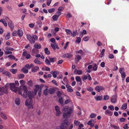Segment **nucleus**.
I'll list each match as a JSON object with an SVG mask.
<instances>
[{
  "mask_svg": "<svg viewBox=\"0 0 129 129\" xmlns=\"http://www.w3.org/2000/svg\"><path fill=\"white\" fill-rule=\"evenodd\" d=\"M64 110L63 116L64 118H66V119L63 120V122L61 124L60 126V129H68L69 123L67 118L70 116L71 113L73 112L72 109L71 107L67 108Z\"/></svg>",
  "mask_w": 129,
  "mask_h": 129,
  "instance_id": "obj_1",
  "label": "nucleus"
},
{
  "mask_svg": "<svg viewBox=\"0 0 129 129\" xmlns=\"http://www.w3.org/2000/svg\"><path fill=\"white\" fill-rule=\"evenodd\" d=\"M28 96L29 98L30 99V100L29 99H27L26 100L25 104L26 106H28V108H31L32 109L33 108L32 106L33 101L32 100V99L33 97V94L31 91H29L28 92Z\"/></svg>",
  "mask_w": 129,
  "mask_h": 129,
  "instance_id": "obj_2",
  "label": "nucleus"
},
{
  "mask_svg": "<svg viewBox=\"0 0 129 129\" xmlns=\"http://www.w3.org/2000/svg\"><path fill=\"white\" fill-rule=\"evenodd\" d=\"M10 83H7L5 86V88L2 87L0 88V95H3L4 93L7 94L8 92V87H10Z\"/></svg>",
  "mask_w": 129,
  "mask_h": 129,
  "instance_id": "obj_3",
  "label": "nucleus"
},
{
  "mask_svg": "<svg viewBox=\"0 0 129 129\" xmlns=\"http://www.w3.org/2000/svg\"><path fill=\"white\" fill-rule=\"evenodd\" d=\"M10 88L11 90L12 91H14L15 92H17L19 89V87H16L14 83H10Z\"/></svg>",
  "mask_w": 129,
  "mask_h": 129,
  "instance_id": "obj_4",
  "label": "nucleus"
},
{
  "mask_svg": "<svg viewBox=\"0 0 129 129\" xmlns=\"http://www.w3.org/2000/svg\"><path fill=\"white\" fill-rule=\"evenodd\" d=\"M22 87L23 89V90L24 91H27V87L26 86L24 85L23 84L19 88L18 90V93L19 94L22 95V89L21 87Z\"/></svg>",
  "mask_w": 129,
  "mask_h": 129,
  "instance_id": "obj_5",
  "label": "nucleus"
},
{
  "mask_svg": "<svg viewBox=\"0 0 129 129\" xmlns=\"http://www.w3.org/2000/svg\"><path fill=\"white\" fill-rule=\"evenodd\" d=\"M27 39L31 43H35V40L34 38L33 37H31L29 35H27Z\"/></svg>",
  "mask_w": 129,
  "mask_h": 129,
  "instance_id": "obj_6",
  "label": "nucleus"
},
{
  "mask_svg": "<svg viewBox=\"0 0 129 129\" xmlns=\"http://www.w3.org/2000/svg\"><path fill=\"white\" fill-rule=\"evenodd\" d=\"M55 108L56 111V115L57 116H59L60 113V108L58 106H55Z\"/></svg>",
  "mask_w": 129,
  "mask_h": 129,
  "instance_id": "obj_7",
  "label": "nucleus"
},
{
  "mask_svg": "<svg viewBox=\"0 0 129 129\" xmlns=\"http://www.w3.org/2000/svg\"><path fill=\"white\" fill-rule=\"evenodd\" d=\"M105 114L106 115L112 116L113 115V112L108 109H107L105 111Z\"/></svg>",
  "mask_w": 129,
  "mask_h": 129,
  "instance_id": "obj_8",
  "label": "nucleus"
},
{
  "mask_svg": "<svg viewBox=\"0 0 129 129\" xmlns=\"http://www.w3.org/2000/svg\"><path fill=\"white\" fill-rule=\"evenodd\" d=\"M95 90L99 92H100L102 90L104 89V88L102 86H97L95 88Z\"/></svg>",
  "mask_w": 129,
  "mask_h": 129,
  "instance_id": "obj_9",
  "label": "nucleus"
},
{
  "mask_svg": "<svg viewBox=\"0 0 129 129\" xmlns=\"http://www.w3.org/2000/svg\"><path fill=\"white\" fill-rule=\"evenodd\" d=\"M73 56L70 53H65L63 55L62 57L63 58H70Z\"/></svg>",
  "mask_w": 129,
  "mask_h": 129,
  "instance_id": "obj_10",
  "label": "nucleus"
},
{
  "mask_svg": "<svg viewBox=\"0 0 129 129\" xmlns=\"http://www.w3.org/2000/svg\"><path fill=\"white\" fill-rule=\"evenodd\" d=\"M50 73L52 75L54 78H55L57 77V75L59 74V72L58 71H51Z\"/></svg>",
  "mask_w": 129,
  "mask_h": 129,
  "instance_id": "obj_11",
  "label": "nucleus"
},
{
  "mask_svg": "<svg viewBox=\"0 0 129 129\" xmlns=\"http://www.w3.org/2000/svg\"><path fill=\"white\" fill-rule=\"evenodd\" d=\"M8 25L10 27L11 30L12 31L13 30L14 25L12 23V21H10L8 23Z\"/></svg>",
  "mask_w": 129,
  "mask_h": 129,
  "instance_id": "obj_12",
  "label": "nucleus"
},
{
  "mask_svg": "<svg viewBox=\"0 0 129 129\" xmlns=\"http://www.w3.org/2000/svg\"><path fill=\"white\" fill-rule=\"evenodd\" d=\"M117 96L115 95H113L111 100V102L113 103H115L117 101Z\"/></svg>",
  "mask_w": 129,
  "mask_h": 129,
  "instance_id": "obj_13",
  "label": "nucleus"
},
{
  "mask_svg": "<svg viewBox=\"0 0 129 129\" xmlns=\"http://www.w3.org/2000/svg\"><path fill=\"white\" fill-rule=\"evenodd\" d=\"M82 73V71L80 70H78L76 69H75L74 71V74H78L79 75H80Z\"/></svg>",
  "mask_w": 129,
  "mask_h": 129,
  "instance_id": "obj_14",
  "label": "nucleus"
},
{
  "mask_svg": "<svg viewBox=\"0 0 129 129\" xmlns=\"http://www.w3.org/2000/svg\"><path fill=\"white\" fill-rule=\"evenodd\" d=\"M66 86L67 88L68 89L67 91L68 92H72L73 91V89H71L72 87L69 85H66Z\"/></svg>",
  "mask_w": 129,
  "mask_h": 129,
  "instance_id": "obj_15",
  "label": "nucleus"
},
{
  "mask_svg": "<svg viewBox=\"0 0 129 129\" xmlns=\"http://www.w3.org/2000/svg\"><path fill=\"white\" fill-rule=\"evenodd\" d=\"M17 33L18 36L20 37L22 36L23 34V31L21 30L20 29H18V30Z\"/></svg>",
  "mask_w": 129,
  "mask_h": 129,
  "instance_id": "obj_16",
  "label": "nucleus"
},
{
  "mask_svg": "<svg viewBox=\"0 0 129 129\" xmlns=\"http://www.w3.org/2000/svg\"><path fill=\"white\" fill-rule=\"evenodd\" d=\"M94 99L96 101L101 100L102 99V95H98L94 97Z\"/></svg>",
  "mask_w": 129,
  "mask_h": 129,
  "instance_id": "obj_17",
  "label": "nucleus"
},
{
  "mask_svg": "<svg viewBox=\"0 0 129 129\" xmlns=\"http://www.w3.org/2000/svg\"><path fill=\"white\" fill-rule=\"evenodd\" d=\"M2 74H3L5 75L6 76H10L11 75V74L9 72L6 71H3L2 72Z\"/></svg>",
  "mask_w": 129,
  "mask_h": 129,
  "instance_id": "obj_18",
  "label": "nucleus"
},
{
  "mask_svg": "<svg viewBox=\"0 0 129 129\" xmlns=\"http://www.w3.org/2000/svg\"><path fill=\"white\" fill-rule=\"evenodd\" d=\"M54 90L52 88H50L48 89V93L51 94H52L54 93Z\"/></svg>",
  "mask_w": 129,
  "mask_h": 129,
  "instance_id": "obj_19",
  "label": "nucleus"
},
{
  "mask_svg": "<svg viewBox=\"0 0 129 129\" xmlns=\"http://www.w3.org/2000/svg\"><path fill=\"white\" fill-rule=\"evenodd\" d=\"M28 92L27 91H24L23 93V96L24 98H26L28 96Z\"/></svg>",
  "mask_w": 129,
  "mask_h": 129,
  "instance_id": "obj_20",
  "label": "nucleus"
},
{
  "mask_svg": "<svg viewBox=\"0 0 129 129\" xmlns=\"http://www.w3.org/2000/svg\"><path fill=\"white\" fill-rule=\"evenodd\" d=\"M50 62H54L55 61H56L57 60V58L56 57L50 58L48 57Z\"/></svg>",
  "mask_w": 129,
  "mask_h": 129,
  "instance_id": "obj_21",
  "label": "nucleus"
},
{
  "mask_svg": "<svg viewBox=\"0 0 129 129\" xmlns=\"http://www.w3.org/2000/svg\"><path fill=\"white\" fill-rule=\"evenodd\" d=\"M0 115L1 117L3 119H7V117L5 114H4L2 112H1L0 114Z\"/></svg>",
  "mask_w": 129,
  "mask_h": 129,
  "instance_id": "obj_22",
  "label": "nucleus"
},
{
  "mask_svg": "<svg viewBox=\"0 0 129 129\" xmlns=\"http://www.w3.org/2000/svg\"><path fill=\"white\" fill-rule=\"evenodd\" d=\"M21 71L22 72H23L25 74H26L28 72V71L27 69H25L24 67L22 68Z\"/></svg>",
  "mask_w": 129,
  "mask_h": 129,
  "instance_id": "obj_23",
  "label": "nucleus"
},
{
  "mask_svg": "<svg viewBox=\"0 0 129 129\" xmlns=\"http://www.w3.org/2000/svg\"><path fill=\"white\" fill-rule=\"evenodd\" d=\"M34 62L36 64H41L42 63V62L38 60V58H36L34 60Z\"/></svg>",
  "mask_w": 129,
  "mask_h": 129,
  "instance_id": "obj_24",
  "label": "nucleus"
},
{
  "mask_svg": "<svg viewBox=\"0 0 129 129\" xmlns=\"http://www.w3.org/2000/svg\"><path fill=\"white\" fill-rule=\"evenodd\" d=\"M15 102V104L17 105H19L20 103V99L18 98H16Z\"/></svg>",
  "mask_w": 129,
  "mask_h": 129,
  "instance_id": "obj_25",
  "label": "nucleus"
},
{
  "mask_svg": "<svg viewBox=\"0 0 129 129\" xmlns=\"http://www.w3.org/2000/svg\"><path fill=\"white\" fill-rule=\"evenodd\" d=\"M127 105L126 103L124 104L122 106L121 109L122 110H125L127 108Z\"/></svg>",
  "mask_w": 129,
  "mask_h": 129,
  "instance_id": "obj_26",
  "label": "nucleus"
},
{
  "mask_svg": "<svg viewBox=\"0 0 129 129\" xmlns=\"http://www.w3.org/2000/svg\"><path fill=\"white\" fill-rule=\"evenodd\" d=\"M0 22L2 23L5 26H7V23L5 20L1 19L0 20Z\"/></svg>",
  "mask_w": 129,
  "mask_h": 129,
  "instance_id": "obj_27",
  "label": "nucleus"
},
{
  "mask_svg": "<svg viewBox=\"0 0 129 129\" xmlns=\"http://www.w3.org/2000/svg\"><path fill=\"white\" fill-rule=\"evenodd\" d=\"M39 69L38 67H34L32 70V71L33 72H35L37 71V70Z\"/></svg>",
  "mask_w": 129,
  "mask_h": 129,
  "instance_id": "obj_28",
  "label": "nucleus"
},
{
  "mask_svg": "<svg viewBox=\"0 0 129 129\" xmlns=\"http://www.w3.org/2000/svg\"><path fill=\"white\" fill-rule=\"evenodd\" d=\"M10 71L12 72L14 74H15L17 71V70L16 69H10Z\"/></svg>",
  "mask_w": 129,
  "mask_h": 129,
  "instance_id": "obj_29",
  "label": "nucleus"
},
{
  "mask_svg": "<svg viewBox=\"0 0 129 129\" xmlns=\"http://www.w3.org/2000/svg\"><path fill=\"white\" fill-rule=\"evenodd\" d=\"M44 51L45 53L47 55H49L50 53V52L47 48H45L44 49Z\"/></svg>",
  "mask_w": 129,
  "mask_h": 129,
  "instance_id": "obj_30",
  "label": "nucleus"
},
{
  "mask_svg": "<svg viewBox=\"0 0 129 129\" xmlns=\"http://www.w3.org/2000/svg\"><path fill=\"white\" fill-rule=\"evenodd\" d=\"M5 49L7 51H12L14 50V49L13 48H11L10 47H7L5 48Z\"/></svg>",
  "mask_w": 129,
  "mask_h": 129,
  "instance_id": "obj_31",
  "label": "nucleus"
},
{
  "mask_svg": "<svg viewBox=\"0 0 129 129\" xmlns=\"http://www.w3.org/2000/svg\"><path fill=\"white\" fill-rule=\"evenodd\" d=\"M75 79L77 82L81 81V83H82V81L81 80V78L78 76H76L75 77Z\"/></svg>",
  "mask_w": 129,
  "mask_h": 129,
  "instance_id": "obj_32",
  "label": "nucleus"
},
{
  "mask_svg": "<svg viewBox=\"0 0 129 129\" xmlns=\"http://www.w3.org/2000/svg\"><path fill=\"white\" fill-rule=\"evenodd\" d=\"M50 61L48 59L47 57L46 58V59L45 60V62L46 63L47 65H50Z\"/></svg>",
  "mask_w": 129,
  "mask_h": 129,
  "instance_id": "obj_33",
  "label": "nucleus"
},
{
  "mask_svg": "<svg viewBox=\"0 0 129 129\" xmlns=\"http://www.w3.org/2000/svg\"><path fill=\"white\" fill-rule=\"evenodd\" d=\"M93 70L94 71H96L98 69V66L96 64L94 63V64L93 66L92 67Z\"/></svg>",
  "mask_w": 129,
  "mask_h": 129,
  "instance_id": "obj_34",
  "label": "nucleus"
},
{
  "mask_svg": "<svg viewBox=\"0 0 129 129\" xmlns=\"http://www.w3.org/2000/svg\"><path fill=\"white\" fill-rule=\"evenodd\" d=\"M48 89L46 88L43 91L44 94L45 95H47L48 94Z\"/></svg>",
  "mask_w": 129,
  "mask_h": 129,
  "instance_id": "obj_35",
  "label": "nucleus"
},
{
  "mask_svg": "<svg viewBox=\"0 0 129 129\" xmlns=\"http://www.w3.org/2000/svg\"><path fill=\"white\" fill-rule=\"evenodd\" d=\"M34 46L37 49H40L41 48V46L39 45H38L37 43H35Z\"/></svg>",
  "mask_w": 129,
  "mask_h": 129,
  "instance_id": "obj_36",
  "label": "nucleus"
},
{
  "mask_svg": "<svg viewBox=\"0 0 129 129\" xmlns=\"http://www.w3.org/2000/svg\"><path fill=\"white\" fill-rule=\"evenodd\" d=\"M58 17L57 15H55L53 16L52 18L54 20L56 21L57 20Z\"/></svg>",
  "mask_w": 129,
  "mask_h": 129,
  "instance_id": "obj_37",
  "label": "nucleus"
},
{
  "mask_svg": "<svg viewBox=\"0 0 129 129\" xmlns=\"http://www.w3.org/2000/svg\"><path fill=\"white\" fill-rule=\"evenodd\" d=\"M76 56L77 58V60L78 61H79L81 59V56L79 55H76Z\"/></svg>",
  "mask_w": 129,
  "mask_h": 129,
  "instance_id": "obj_38",
  "label": "nucleus"
},
{
  "mask_svg": "<svg viewBox=\"0 0 129 129\" xmlns=\"http://www.w3.org/2000/svg\"><path fill=\"white\" fill-rule=\"evenodd\" d=\"M77 32V30H76L75 31H73L72 33L71 34V36H73V37H74L76 35Z\"/></svg>",
  "mask_w": 129,
  "mask_h": 129,
  "instance_id": "obj_39",
  "label": "nucleus"
},
{
  "mask_svg": "<svg viewBox=\"0 0 129 129\" xmlns=\"http://www.w3.org/2000/svg\"><path fill=\"white\" fill-rule=\"evenodd\" d=\"M27 84L28 85L31 87H32L33 85V83L32 81L31 80H30L27 82Z\"/></svg>",
  "mask_w": 129,
  "mask_h": 129,
  "instance_id": "obj_40",
  "label": "nucleus"
},
{
  "mask_svg": "<svg viewBox=\"0 0 129 129\" xmlns=\"http://www.w3.org/2000/svg\"><path fill=\"white\" fill-rule=\"evenodd\" d=\"M10 33H8L6 35L5 37V39L6 40H8L10 38Z\"/></svg>",
  "mask_w": 129,
  "mask_h": 129,
  "instance_id": "obj_41",
  "label": "nucleus"
},
{
  "mask_svg": "<svg viewBox=\"0 0 129 129\" xmlns=\"http://www.w3.org/2000/svg\"><path fill=\"white\" fill-rule=\"evenodd\" d=\"M59 102L61 105L63 104V98L62 97L60 98Z\"/></svg>",
  "mask_w": 129,
  "mask_h": 129,
  "instance_id": "obj_42",
  "label": "nucleus"
},
{
  "mask_svg": "<svg viewBox=\"0 0 129 129\" xmlns=\"http://www.w3.org/2000/svg\"><path fill=\"white\" fill-rule=\"evenodd\" d=\"M8 57L11 58V59H15V56L12 55H10L8 56Z\"/></svg>",
  "mask_w": 129,
  "mask_h": 129,
  "instance_id": "obj_43",
  "label": "nucleus"
},
{
  "mask_svg": "<svg viewBox=\"0 0 129 129\" xmlns=\"http://www.w3.org/2000/svg\"><path fill=\"white\" fill-rule=\"evenodd\" d=\"M24 75L23 74H20L18 76V78L19 79H22L24 77Z\"/></svg>",
  "mask_w": 129,
  "mask_h": 129,
  "instance_id": "obj_44",
  "label": "nucleus"
},
{
  "mask_svg": "<svg viewBox=\"0 0 129 129\" xmlns=\"http://www.w3.org/2000/svg\"><path fill=\"white\" fill-rule=\"evenodd\" d=\"M81 41V39L80 37H78L77 38V40L76 41V43H79Z\"/></svg>",
  "mask_w": 129,
  "mask_h": 129,
  "instance_id": "obj_45",
  "label": "nucleus"
},
{
  "mask_svg": "<svg viewBox=\"0 0 129 129\" xmlns=\"http://www.w3.org/2000/svg\"><path fill=\"white\" fill-rule=\"evenodd\" d=\"M76 53L77 54H80L83 55V51L82 50H80L79 51H76Z\"/></svg>",
  "mask_w": 129,
  "mask_h": 129,
  "instance_id": "obj_46",
  "label": "nucleus"
},
{
  "mask_svg": "<svg viewBox=\"0 0 129 129\" xmlns=\"http://www.w3.org/2000/svg\"><path fill=\"white\" fill-rule=\"evenodd\" d=\"M108 108L109 109L113 111L114 109V107L113 105H111L108 107Z\"/></svg>",
  "mask_w": 129,
  "mask_h": 129,
  "instance_id": "obj_47",
  "label": "nucleus"
},
{
  "mask_svg": "<svg viewBox=\"0 0 129 129\" xmlns=\"http://www.w3.org/2000/svg\"><path fill=\"white\" fill-rule=\"evenodd\" d=\"M89 39V37L86 36L85 37H84L83 38V40L85 41H88Z\"/></svg>",
  "mask_w": 129,
  "mask_h": 129,
  "instance_id": "obj_48",
  "label": "nucleus"
},
{
  "mask_svg": "<svg viewBox=\"0 0 129 129\" xmlns=\"http://www.w3.org/2000/svg\"><path fill=\"white\" fill-rule=\"evenodd\" d=\"M86 31L84 29H83V30L81 32L80 34V36H81V35H85L86 34Z\"/></svg>",
  "mask_w": 129,
  "mask_h": 129,
  "instance_id": "obj_49",
  "label": "nucleus"
},
{
  "mask_svg": "<svg viewBox=\"0 0 129 129\" xmlns=\"http://www.w3.org/2000/svg\"><path fill=\"white\" fill-rule=\"evenodd\" d=\"M5 52L6 55H8L9 54H12V52L10 51H7L5 50L4 51Z\"/></svg>",
  "mask_w": 129,
  "mask_h": 129,
  "instance_id": "obj_50",
  "label": "nucleus"
},
{
  "mask_svg": "<svg viewBox=\"0 0 129 129\" xmlns=\"http://www.w3.org/2000/svg\"><path fill=\"white\" fill-rule=\"evenodd\" d=\"M94 121V120L92 119H91L90 120V121H89L87 123V124L88 125H89L90 124H92V122H93Z\"/></svg>",
  "mask_w": 129,
  "mask_h": 129,
  "instance_id": "obj_51",
  "label": "nucleus"
},
{
  "mask_svg": "<svg viewBox=\"0 0 129 129\" xmlns=\"http://www.w3.org/2000/svg\"><path fill=\"white\" fill-rule=\"evenodd\" d=\"M96 116V114L93 113L91 114L90 116L91 118H95Z\"/></svg>",
  "mask_w": 129,
  "mask_h": 129,
  "instance_id": "obj_52",
  "label": "nucleus"
},
{
  "mask_svg": "<svg viewBox=\"0 0 129 129\" xmlns=\"http://www.w3.org/2000/svg\"><path fill=\"white\" fill-rule=\"evenodd\" d=\"M55 11V9L54 8L49 9L48 10V12L50 13H51Z\"/></svg>",
  "mask_w": 129,
  "mask_h": 129,
  "instance_id": "obj_53",
  "label": "nucleus"
},
{
  "mask_svg": "<svg viewBox=\"0 0 129 129\" xmlns=\"http://www.w3.org/2000/svg\"><path fill=\"white\" fill-rule=\"evenodd\" d=\"M64 8L62 6H60L58 8V11L59 12H61L63 10Z\"/></svg>",
  "mask_w": 129,
  "mask_h": 129,
  "instance_id": "obj_54",
  "label": "nucleus"
},
{
  "mask_svg": "<svg viewBox=\"0 0 129 129\" xmlns=\"http://www.w3.org/2000/svg\"><path fill=\"white\" fill-rule=\"evenodd\" d=\"M66 33L68 35H70L72 33V32L69 29H66Z\"/></svg>",
  "mask_w": 129,
  "mask_h": 129,
  "instance_id": "obj_55",
  "label": "nucleus"
},
{
  "mask_svg": "<svg viewBox=\"0 0 129 129\" xmlns=\"http://www.w3.org/2000/svg\"><path fill=\"white\" fill-rule=\"evenodd\" d=\"M120 74H121V76L122 78H124L126 76V75L125 73L123 72Z\"/></svg>",
  "mask_w": 129,
  "mask_h": 129,
  "instance_id": "obj_56",
  "label": "nucleus"
},
{
  "mask_svg": "<svg viewBox=\"0 0 129 129\" xmlns=\"http://www.w3.org/2000/svg\"><path fill=\"white\" fill-rule=\"evenodd\" d=\"M17 34V33L16 30H14L13 33L12 35L14 36H16Z\"/></svg>",
  "mask_w": 129,
  "mask_h": 129,
  "instance_id": "obj_57",
  "label": "nucleus"
},
{
  "mask_svg": "<svg viewBox=\"0 0 129 129\" xmlns=\"http://www.w3.org/2000/svg\"><path fill=\"white\" fill-rule=\"evenodd\" d=\"M109 99V97L108 95H104V96L103 99L105 101Z\"/></svg>",
  "mask_w": 129,
  "mask_h": 129,
  "instance_id": "obj_58",
  "label": "nucleus"
},
{
  "mask_svg": "<svg viewBox=\"0 0 129 129\" xmlns=\"http://www.w3.org/2000/svg\"><path fill=\"white\" fill-rule=\"evenodd\" d=\"M80 122L77 121L75 120L74 121V124L76 126H78L80 124Z\"/></svg>",
  "mask_w": 129,
  "mask_h": 129,
  "instance_id": "obj_59",
  "label": "nucleus"
},
{
  "mask_svg": "<svg viewBox=\"0 0 129 129\" xmlns=\"http://www.w3.org/2000/svg\"><path fill=\"white\" fill-rule=\"evenodd\" d=\"M124 69L122 68H120L119 72L120 73H122L124 72Z\"/></svg>",
  "mask_w": 129,
  "mask_h": 129,
  "instance_id": "obj_60",
  "label": "nucleus"
},
{
  "mask_svg": "<svg viewBox=\"0 0 129 129\" xmlns=\"http://www.w3.org/2000/svg\"><path fill=\"white\" fill-rule=\"evenodd\" d=\"M51 45L52 47V48L54 49L55 50L56 49L55 48V44H54L52 43H51Z\"/></svg>",
  "mask_w": 129,
  "mask_h": 129,
  "instance_id": "obj_61",
  "label": "nucleus"
},
{
  "mask_svg": "<svg viewBox=\"0 0 129 129\" xmlns=\"http://www.w3.org/2000/svg\"><path fill=\"white\" fill-rule=\"evenodd\" d=\"M123 128L124 129H128L129 128V127L128 126V124H125L123 126Z\"/></svg>",
  "mask_w": 129,
  "mask_h": 129,
  "instance_id": "obj_62",
  "label": "nucleus"
},
{
  "mask_svg": "<svg viewBox=\"0 0 129 129\" xmlns=\"http://www.w3.org/2000/svg\"><path fill=\"white\" fill-rule=\"evenodd\" d=\"M51 82L55 85L56 86H57V84L56 81L54 80H52V81Z\"/></svg>",
  "mask_w": 129,
  "mask_h": 129,
  "instance_id": "obj_63",
  "label": "nucleus"
},
{
  "mask_svg": "<svg viewBox=\"0 0 129 129\" xmlns=\"http://www.w3.org/2000/svg\"><path fill=\"white\" fill-rule=\"evenodd\" d=\"M111 127L115 129H119V127L117 126L114 125H112L111 126Z\"/></svg>",
  "mask_w": 129,
  "mask_h": 129,
  "instance_id": "obj_64",
  "label": "nucleus"
}]
</instances>
